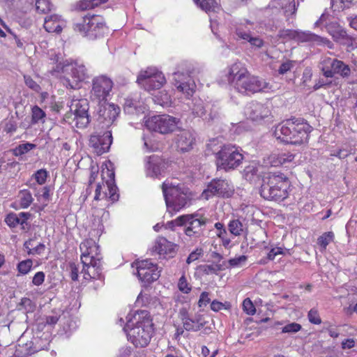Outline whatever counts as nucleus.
Returning a JSON list of instances; mask_svg holds the SVG:
<instances>
[{"label": "nucleus", "instance_id": "nucleus-64", "mask_svg": "<svg viewBox=\"0 0 357 357\" xmlns=\"http://www.w3.org/2000/svg\"><path fill=\"white\" fill-rule=\"evenodd\" d=\"M182 218H183V215L177 217L175 220L167 222L166 224V227L174 229L175 227H183V222L179 220Z\"/></svg>", "mask_w": 357, "mask_h": 357}, {"label": "nucleus", "instance_id": "nucleus-14", "mask_svg": "<svg viewBox=\"0 0 357 357\" xmlns=\"http://www.w3.org/2000/svg\"><path fill=\"white\" fill-rule=\"evenodd\" d=\"M113 84L112 80L105 75L94 77L92 80L91 98L96 100L98 104L106 101L113 88Z\"/></svg>", "mask_w": 357, "mask_h": 357}, {"label": "nucleus", "instance_id": "nucleus-13", "mask_svg": "<svg viewBox=\"0 0 357 357\" xmlns=\"http://www.w3.org/2000/svg\"><path fill=\"white\" fill-rule=\"evenodd\" d=\"M178 122L179 120L176 118L167 114L157 115L146 121V126L153 131L167 134L174 131Z\"/></svg>", "mask_w": 357, "mask_h": 357}, {"label": "nucleus", "instance_id": "nucleus-58", "mask_svg": "<svg viewBox=\"0 0 357 357\" xmlns=\"http://www.w3.org/2000/svg\"><path fill=\"white\" fill-rule=\"evenodd\" d=\"M17 128V125L16 121L10 119L8 120L3 127V131L6 132L8 134L12 135L15 132H16Z\"/></svg>", "mask_w": 357, "mask_h": 357}, {"label": "nucleus", "instance_id": "nucleus-28", "mask_svg": "<svg viewBox=\"0 0 357 357\" xmlns=\"http://www.w3.org/2000/svg\"><path fill=\"white\" fill-rule=\"evenodd\" d=\"M280 0L271 1L263 10L264 15L271 20H278L282 14Z\"/></svg>", "mask_w": 357, "mask_h": 357}, {"label": "nucleus", "instance_id": "nucleus-8", "mask_svg": "<svg viewBox=\"0 0 357 357\" xmlns=\"http://www.w3.org/2000/svg\"><path fill=\"white\" fill-rule=\"evenodd\" d=\"M278 37L285 40H294L298 43L308 42L314 45L326 46L332 49L333 44L328 38L321 37L310 31H301L292 29H282L278 32Z\"/></svg>", "mask_w": 357, "mask_h": 357}, {"label": "nucleus", "instance_id": "nucleus-57", "mask_svg": "<svg viewBox=\"0 0 357 357\" xmlns=\"http://www.w3.org/2000/svg\"><path fill=\"white\" fill-rule=\"evenodd\" d=\"M24 82L26 85L36 92H39L40 86L30 76H24Z\"/></svg>", "mask_w": 357, "mask_h": 357}, {"label": "nucleus", "instance_id": "nucleus-25", "mask_svg": "<svg viewBox=\"0 0 357 357\" xmlns=\"http://www.w3.org/2000/svg\"><path fill=\"white\" fill-rule=\"evenodd\" d=\"M83 265L82 273H84V278L87 279H101L102 278V263L101 259H95L91 264L86 266Z\"/></svg>", "mask_w": 357, "mask_h": 357}, {"label": "nucleus", "instance_id": "nucleus-33", "mask_svg": "<svg viewBox=\"0 0 357 357\" xmlns=\"http://www.w3.org/2000/svg\"><path fill=\"white\" fill-rule=\"evenodd\" d=\"M280 4L282 13L286 17L294 15L298 6V3L296 4L295 0H280Z\"/></svg>", "mask_w": 357, "mask_h": 357}, {"label": "nucleus", "instance_id": "nucleus-26", "mask_svg": "<svg viewBox=\"0 0 357 357\" xmlns=\"http://www.w3.org/2000/svg\"><path fill=\"white\" fill-rule=\"evenodd\" d=\"M63 22L60 16L52 15L45 18L44 28L49 33H60L62 31Z\"/></svg>", "mask_w": 357, "mask_h": 357}, {"label": "nucleus", "instance_id": "nucleus-9", "mask_svg": "<svg viewBox=\"0 0 357 357\" xmlns=\"http://www.w3.org/2000/svg\"><path fill=\"white\" fill-rule=\"evenodd\" d=\"M180 220L183 222V227H185V234L194 239L199 238L204 235L208 221L206 218L198 213L185 214Z\"/></svg>", "mask_w": 357, "mask_h": 357}, {"label": "nucleus", "instance_id": "nucleus-24", "mask_svg": "<svg viewBox=\"0 0 357 357\" xmlns=\"http://www.w3.org/2000/svg\"><path fill=\"white\" fill-rule=\"evenodd\" d=\"M145 167L147 176L158 178L165 172L166 164L158 156L152 155L146 158Z\"/></svg>", "mask_w": 357, "mask_h": 357}, {"label": "nucleus", "instance_id": "nucleus-63", "mask_svg": "<svg viewBox=\"0 0 357 357\" xmlns=\"http://www.w3.org/2000/svg\"><path fill=\"white\" fill-rule=\"evenodd\" d=\"M45 275L43 271L37 272L32 280V283L36 286L41 285L45 281Z\"/></svg>", "mask_w": 357, "mask_h": 357}, {"label": "nucleus", "instance_id": "nucleus-31", "mask_svg": "<svg viewBox=\"0 0 357 357\" xmlns=\"http://www.w3.org/2000/svg\"><path fill=\"white\" fill-rule=\"evenodd\" d=\"M124 111L128 114H137L144 112V107L139 101L126 98L124 102Z\"/></svg>", "mask_w": 357, "mask_h": 357}, {"label": "nucleus", "instance_id": "nucleus-30", "mask_svg": "<svg viewBox=\"0 0 357 357\" xmlns=\"http://www.w3.org/2000/svg\"><path fill=\"white\" fill-rule=\"evenodd\" d=\"M236 35L241 39L248 41L252 47L261 48L264 45V40L259 37H253L250 33L245 32L240 29L236 30Z\"/></svg>", "mask_w": 357, "mask_h": 357}, {"label": "nucleus", "instance_id": "nucleus-35", "mask_svg": "<svg viewBox=\"0 0 357 357\" xmlns=\"http://www.w3.org/2000/svg\"><path fill=\"white\" fill-rule=\"evenodd\" d=\"M34 240L31 238L25 241L24 243V248L27 250L28 255H41L45 249L44 243H40L38 245L33 247Z\"/></svg>", "mask_w": 357, "mask_h": 357}, {"label": "nucleus", "instance_id": "nucleus-38", "mask_svg": "<svg viewBox=\"0 0 357 357\" xmlns=\"http://www.w3.org/2000/svg\"><path fill=\"white\" fill-rule=\"evenodd\" d=\"M354 149L350 144H344L337 151H334L331 153L332 156H335L340 159H344L350 154L353 153Z\"/></svg>", "mask_w": 357, "mask_h": 357}, {"label": "nucleus", "instance_id": "nucleus-2", "mask_svg": "<svg viewBox=\"0 0 357 357\" xmlns=\"http://www.w3.org/2000/svg\"><path fill=\"white\" fill-rule=\"evenodd\" d=\"M312 126L301 119H287L278 124L273 135L282 142L291 144H302L307 142Z\"/></svg>", "mask_w": 357, "mask_h": 357}, {"label": "nucleus", "instance_id": "nucleus-41", "mask_svg": "<svg viewBox=\"0 0 357 357\" xmlns=\"http://www.w3.org/2000/svg\"><path fill=\"white\" fill-rule=\"evenodd\" d=\"M36 147V144L26 142L24 144H20L13 149V154L15 156H21L28 153L31 149Z\"/></svg>", "mask_w": 357, "mask_h": 357}, {"label": "nucleus", "instance_id": "nucleus-37", "mask_svg": "<svg viewBox=\"0 0 357 357\" xmlns=\"http://www.w3.org/2000/svg\"><path fill=\"white\" fill-rule=\"evenodd\" d=\"M20 204L21 208H28L33 201L31 193L28 190H22L20 192Z\"/></svg>", "mask_w": 357, "mask_h": 357}, {"label": "nucleus", "instance_id": "nucleus-49", "mask_svg": "<svg viewBox=\"0 0 357 357\" xmlns=\"http://www.w3.org/2000/svg\"><path fill=\"white\" fill-rule=\"evenodd\" d=\"M243 309L244 312L249 315H253L256 312L255 307L253 305L252 301L249 298H247L243 301Z\"/></svg>", "mask_w": 357, "mask_h": 357}, {"label": "nucleus", "instance_id": "nucleus-16", "mask_svg": "<svg viewBox=\"0 0 357 357\" xmlns=\"http://www.w3.org/2000/svg\"><path fill=\"white\" fill-rule=\"evenodd\" d=\"M321 65V71L326 77L331 78L335 75H339L345 78L349 77L351 74L349 66L336 59L326 57L323 60Z\"/></svg>", "mask_w": 357, "mask_h": 357}, {"label": "nucleus", "instance_id": "nucleus-61", "mask_svg": "<svg viewBox=\"0 0 357 357\" xmlns=\"http://www.w3.org/2000/svg\"><path fill=\"white\" fill-rule=\"evenodd\" d=\"M203 254L202 249H196L195 251L192 252L186 259V263L188 264H191L192 262L197 260L200 256Z\"/></svg>", "mask_w": 357, "mask_h": 357}, {"label": "nucleus", "instance_id": "nucleus-42", "mask_svg": "<svg viewBox=\"0 0 357 357\" xmlns=\"http://www.w3.org/2000/svg\"><path fill=\"white\" fill-rule=\"evenodd\" d=\"M334 239V234L332 231L324 233L317 239V243L323 248L326 249L327 245Z\"/></svg>", "mask_w": 357, "mask_h": 357}, {"label": "nucleus", "instance_id": "nucleus-59", "mask_svg": "<svg viewBox=\"0 0 357 357\" xmlns=\"http://www.w3.org/2000/svg\"><path fill=\"white\" fill-rule=\"evenodd\" d=\"M294 62L291 60H287L286 61L283 62L278 69L279 74L284 75L287 73L294 67Z\"/></svg>", "mask_w": 357, "mask_h": 357}, {"label": "nucleus", "instance_id": "nucleus-6", "mask_svg": "<svg viewBox=\"0 0 357 357\" xmlns=\"http://www.w3.org/2000/svg\"><path fill=\"white\" fill-rule=\"evenodd\" d=\"M74 30L90 38H96L102 36L107 27L102 16L89 13L82 18L81 22L75 24Z\"/></svg>", "mask_w": 357, "mask_h": 357}, {"label": "nucleus", "instance_id": "nucleus-36", "mask_svg": "<svg viewBox=\"0 0 357 357\" xmlns=\"http://www.w3.org/2000/svg\"><path fill=\"white\" fill-rule=\"evenodd\" d=\"M182 324L183 328L188 331H198L204 326L199 318L195 319L189 318L185 320L183 319Z\"/></svg>", "mask_w": 357, "mask_h": 357}, {"label": "nucleus", "instance_id": "nucleus-27", "mask_svg": "<svg viewBox=\"0 0 357 357\" xmlns=\"http://www.w3.org/2000/svg\"><path fill=\"white\" fill-rule=\"evenodd\" d=\"M154 250L164 257L167 255L171 257L174 252L173 244L165 238L159 237L155 241Z\"/></svg>", "mask_w": 357, "mask_h": 357}, {"label": "nucleus", "instance_id": "nucleus-32", "mask_svg": "<svg viewBox=\"0 0 357 357\" xmlns=\"http://www.w3.org/2000/svg\"><path fill=\"white\" fill-rule=\"evenodd\" d=\"M228 229L235 236H239L248 233L246 227L238 219L231 220L228 224Z\"/></svg>", "mask_w": 357, "mask_h": 357}, {"label": "nucleus", "instance_id": "nucleus-44", "mask_svg": "<svg viewBox=\"0 0 357 357\" xmlns=\"http://www.w3.org/2000/svg\"><path fill=\"white\" fill-rule=\"evenodd\" d=\"M33 266V261L31 259H26L20 261L17 264V271L20 274L26 275L27 274L31 269Z\"/></svg>", "mask_w": 357, "mask_h": 357}, {"label": "nucleus", "instance_id": "nucleus-46", "mask_svg": "<svg viewBox=\"0 0 357 357\" xmlns=\"http://www.w3.org/2000/svg\"><path fill=\"white\" fill-rule=\"evenodd\" d=\"M302 328L301 324L295 322L289 323L285 325L282 328V333H296L300 331Z\"/></svg>", "mask_w": 357, "mask_h": 357}, {"label": "nucleus", "instance_id": "nucleus-18", "mask_svg": "<svg viewBox=\"0 0 357 357\" xmlns=\"http://www.w3.org/2000/svg\"><path fill=\"white\" fill-rule=\"evenodd\" d=\"M190 72L188 70L185 73L183 70H178L173 73V82L178 91L184 93L187 98L191 97L196 88L195 82L190 75Z\"/></svg>", "mask_w": 357, "mask_h": 357}, {"label": "nucleus", "instance_id": "nucleus-53", "mask_svg": "<svg viewBox=\"0 0 357 357\" xmlns=\"http://www.w3.org/2000/svg\"><path fill=\"white\" fill-rule=\"evenodd\" d=\"M307 317L309 321L313 324H320L321 323V319L319 317L318 311L315 309H311L307 314Z\"/></svg>", "mask_w": 357, "mask_h": 357}, {"label": "nucleus", "instance_id": "nucleus-21", "mask_svg": "<svg viewBox=\"0 0 357 357\" xmlns=\"http://www.w3.org/2000/svg\"><path fill=\"white\" fill-rule=\"evenodd\" d=\"M112 142L111 131H106L102 135L94 133L89 139V145L93 148L98 155H102L109 151Z\"/></svg>", "mask_w": 357, "mask_h": 357}, {"label": "nucleus", "instance_id": "nucleus-17", "mask_svg": "<svg viewBox=\"0 0 357 357\" xmlns=\"http://www.w3.org/2000/svg\"><path fill=\"white\" fill-rule=\"evenodd\" d=\"M63 71H70L73 82L67 78L63 81V85L67 88L77 89L79 88V84L88 77L87 69L86 66L79 61H76L70 64L66 65Z\"/></svg>", "mask_w": 357, "mask_h": 357}, {"label": "nucleus", "instance_id": "nucleus-62", "mask_svg": "<svg viewBox=\"0 0 357 357\" xmlns=\"http://www.w3.org/2000/svg\"><path fill=\"white\" fill-rule=\"evenodd\" d=\"M211 302V298H209V293L206 291H204L201 294L198 305L199 307L206 306Z\"/></svg>", "mask_w": 357, "mask_h": 357}, {"label": "nucleus", "instance_id": "nucleus-39", "mask_svg": "<svg viewBox=\"0 0 357 357\" xmlns=\"http://www.w3.org/2000/svg\"><path fill=\"white\" fill-rule=\"evenodd\" d=\"M198 270L206 275H216L222 270V266L220 264H203L199 266Z\"/></svg>", "mask_w": 357, "mask_h": 357}, {"label": "nucleus", "instance_id": "nucleus-45", "mask_svg": "<svg viewBox=\"0 0 357 357\" xmlns=\"http://www.w3.org/2000/svg\"><path fill=\"white\" fill-rule=\"evenodd\" d=\"M36 8L40 13H47L51 10L49 0H36Z\"/></svg>", "mask_w": 357, "mask_h": 357}, {"label": "nucleus", "instance_id": "nucleus-54", "mask_svg": "<svg viewBox=\"0 0 357 357\" xmlns=\"http://www.w3.org/2000/svg\"><path fill=\"white\" fill-rule=\"evenodd\" d=\"M159 93L160 94V96H155L158 103L162 106L168 105L171 102L170 96L165 91H160Z\"/></svg>", "mask_w": 357, "mask_h": 357}, {"label": "nucleus", "instance_id": "nucleus-19", "mask_svg": "<svg viewBox=\"0 0 357 357\" xmlns=\"http://www.w3.org/2000/svg\"><path fill=\"white\" fill-rule=\"evenodd\" d=\"M120 109L114 104H106L105 101L99 104V108L97 112V121L102 128H108L112 126L116 120Z\"/></svg>", "mask_w": 357, "mask_h": 357}, {"label": "nucleus", "instance_id": "nucleus-12", "mask_svg": "<svg viewBox=\"0 0 357 357\" xmlns=\"http://www.w3.org/2000/svg\"><path fill=\"white\" fill-rule=\"evenodd\" d=\"M234 192V186L227 180L214 178L208 184L202 196L206 199L213 196L229 198L232 196Z\"/></svg>", "mask_w": 357, "mask_h": 357}, {"label": "nucleus", "instance_id": "nucleus-15", "mask_svg": "<svg viewBox=\"0 0 357 357\" xmlns=\"http://www.w3.org/2000/svg\"><path fill=\"white\" fill-rule=\"evenodd\" d=\"M89 104L87 99H73L70 105V111L73 112V121L79 128H86L90 123L89 114Z\"/></svg>", "mask_w": 357, "mask_h": 357}, {"label": "nucleus", "instance_id": "nucleus-52", "mask_svg": "<svg viewBox=\"0 0 357 357\" xmlns=\"http://www.w3.org/2000/svg\"><path fill=\"white\" fill-rule=\"evenodd\" d=\"M6 222L10 227H13L19 224L23 225L24 223V220H21L20 218L15 214L8 215L6 219Z\"/></svg>", "mask_w": 357, "mask_h": 357}, {"label": "nucleus", "instance_id": "nucleus-60", "mask_svg": "<svg viewBox=\"0 0 357 357\" xmlns=\"http://www.w3.org/2000/svg\"><path fill=\"white\" fill-rule=\"evenodd\" d=\"M247 260V257L245 255H241L237 257L230 259L229 264L232 267L240 266L242 264L245 263Z\"/></svg>", "mask_w": 357, "mask_h": 357}, {"label": "nucleus", "instance_id": "nucleus-29", "mask_svg": "<svg viewBox=\"0 0 357 357\" xmlns=\"http://www.w3.org/2000/svg\"><path fill=\"white\" fill-rule=\"evenodd\" d=\"M328 33L333 37V38L339 43H342L344 40L347 39V32L337 23H331L326 26Z\"/></svg>", "mask_w": 357, "mask_h": 357}, {"label": "nucleus", "instance_id": "nucleus-40", "mask_svg": "<svg viewBox=\"0 0 357 357\" xmlns=\"http://www.w3.org/2000/svg\"><path fill=\"white\" fill-rule=\"evenodd\" d=\"M194 2L206 12L213 10L217 4L215 0H194Z\"/></svg>", "mask_w": 357, "mask_h": 357}, {"label": "nucleus", "instance_id": "nucleus-10", "mask_svg": "<svg viewBox=\"0 0 357 357\" xmlns=\"http://www.w3.org/2000/svg\"><path fill=\"white\" fill-rule=\"evenodd\" d=\"M134 266L137 268V277L144 285L156 281L160 276L161 268L149 259L135 261L132 264Z\"/></svg>", "mask_w": 357, "mask_h": 357}, {"label": "nucleus", "instance_id": "nucleus-56", "mask_svg": "<svg viewBox=\"0 0 357 357\" xmlns=\"http://www.w3.org/2000/svg\"><path fill=\"white\" fill-rule=\"evenodd\" d=\"M230 307V304L228 302H225V303L214 300L211 303V309L214 312H218L222 308L229 309Z\"/></svg>", "mask_w": 357, "mask_h": 357}, {"label": "nucleus", "instance_id": "nucleus-1", "mask_svg": "<svg viewBox=\"0 0 357 357\" xmlns=\"http://www.w3.org/2000/svg\"><path fill=\"white\" fill-rule=\"evenodd\" d=\"M227 80L241 93H255L271 89L269 83L259 77L252 75L239 62L234 63L229 68Z\"/></svg>", "mask_w": 357, "mask_h": 357}, {"label": "nucleus", "instance_id": "nucleus-7", "mask_svg": "<svg viewBox=\"0 0 357 357\" xmlns=\"http://www.w3.org/2000/svg\"><path fill=\"white\" fill-rule=\"evenodd\" d=\"M242 150L232 144H226L216 153V164L218 169L225 171L234 169L239 167L243 160Z\"/></svg>", "mask_w": 357, "mask_h": 357}, {"label": "nucleus", "instance_id": "nucleus-48", "mask_svg": "<svg viewBox=\"0 0 357 357\" xmlns=\"http://www.w3.org/2000/svg\"><path fill=\"white\" fill-rule=\"evenodd\" d=\"M47 176L48 173L47 170L40 169L33 175V177H34L38 184L43 185L46 182Z\"/></svg>", "mask_w": 357, "mask_h": 357}, {"label": "nucleus", "instance_id": "nucleus-51", "mask_svg": "<svg viewBox=\"0 0 357 357\" xmlns=\"http://www.w3.org/2000/svg\"><path fill=\"white\" fill-rule=\"evenodd\" d=\"M192 109V112L198 116H202L206 113L205 108L201 100H197L195 101Z\"/></svg>", "mask_w": 357, "mask_h": 357}, {"label": "nucleus", "instance_id": "nucleus-3", "mask_svg": "<svg viewBox=\"0 0 357 357\" xmlns=\"http://www.w3.org/2000/svg\"><path fill=\"white\" fill-rule=\"evenodd\" d=\"M135 324L129 320L123 328L128 340L136 347H146L151 339L153 328L152 319L147 311L142 310L134 317Z\"/></svg>", "mask_w": 357, "mask_h": 357}, {"label": "nucleus", "instance_id": "nucleus-47", "mask_svg": "<svg viewBox=\"0 0 357 357\" xmlns=\"http://www.w3.org/2000/svg\"><path fill=\"white\" fill-rule=\"evenodd\" d=\"M45 116V113L38 106L32 109V123L36 124Z\"/></svg>", "mask_w": 357, "mask_h": 357}, {"label": "nucleus", "instance_id": "nucleus-4", "mask_svg": "<svg viewBox=\"0 0 357 357\" xmlns=\"http://www.w3.org/2000/svg\"><path fill=\"white\" fill-rule=\"evenodd\" d=\"M167 209L173 214L191 204L192 195L183 184L167 179L162 185Z\"/></svg>", "mask_w": 357, "mask_h": 357}, {"label": "nucleus", "instance_id": "nucleus-5", "mask_svg": "<svg viewBox=\"0 0 357 357\" xmlns=\"http://www.w3.org/2000/svg\"><path fill=\"white\" fill-rule=\"evenodd\" d=\"M289 186V181L284 174H270L263 178L260 195L265 199L281 202L288 197Z\"/></svg>", "mask_w": 357, "mask_h": 357}, {"label": "nucleus", "instance_id": "nucleus-11", "mask_svg": "<svg viewBox=\"0 0 357 357\" xmlns=\"http://www.w3.org/2000/svg\"><path fill=\"white\" fill-rule=\"evenodd\" d=\"M137 82L146 90L151 91L158 89L165 83L166 79L161 72L155 68L149 67L142 70L137 77Z\"/></svg>", "mask_w": 357, "mask_h": 357}, {"label": "nucleus", "instance_id": "nucleus-23", "mask_svg": "<svg viewBox=\"0 0 357 357\" xmlns=\"http://www.w3.org/2000/svg\"><path fill=\"white\" fill-rule=\"evenodd\" d=\"M174 142L178 151L188 152L192 149L195 144V137L191 131L183 130L176 134Z\"/></svg>", "mask_w": 357, "mask_h": 357}, {"label": "nucleus", "instance_id": "nucleus-43", "mask_svg": "<svg viewBox=\"0 0 357 357\" xmlns=\"http://www.w3.org/2000/svg\"><path fill=\"white\" fill-rule=\"evenodd\" d=\"M287 250V249L284 250L283 248H282L280 247L272 248L271 249V250L268 252L266 258L265 259H262L264 261L263 263H266V260H268V261H273V260H274L275 258L278 255H285V252Z\"/></svg>", "mask_w": 357, "mask_h": 357}, {"label": "nucleus", "instance_id": "nucleus-50", "mask_svg": "<svg viewBox=\"0 0 357 357\" xmlns=\"http://www.w3.org/2000/svg\"><path fill=\"white\" fill-rule=\"evenodd\" d=\"M178 287L181 291L185 294H188L191 291V286L188 282L185 275H182L180 278L178 283Z\"/></svg>", "mask_w": 357, "mask_h": 357}, {"label": "nucleus", "instance_id": "nucleus-22", "mask_svg": "<svg viewBox=\"0 0 357 357\" xmlns=\"http://www.w3.org/2000/svg\"><path fill=\"white\" fill-rule=\"evenodd\" d=\"M79 249L82 252L81 261L85 266L91 264L95 259H101L99 257L100 248L93 239H86L81 243Z\"/></svg>", "mask_w": 357, "mask_h": 357}, {"label": "nucleus", "instance_id": "nucleus-34", "mask_svg": "<svg viewBox=\"0 0 357 357\" xmlns=\"http://www.w3.org/2000/svg\"><path fill=\"white\" fill-rule=\"evenodd\" d=\"M294 155L289 152L282 153L278 155L273 154L271 156V162L274 166L283 165L287 162H291L294 160Z\"/></svg>", "mask_w": 357, "mask_h": 357}, {"label": "nucleus", "instance_id": "nucleus-55", "mask_svg": "<svg viewBox=\"0 0 357 357\" xmlns=\"http://www.w3.org/2000/svg\"><path fill=\"white\" fill-rule=\"evenodd\" d=\"M108 187L109 195L111 200L116 201L119 199V194L116 193L117 187L111 181H107Z\"/></svg>", "mask_w": 357, "mask_h": 357}, {"label": "nucleus", "instance_id": "nucleus-20", "mask_svg": "<svg viewBox=\"0 0 357 357\" xmlns=\"http://www.w3.org/2000/svg\"><path fill=\"white\" fill-rule=\"evenodd\" d=\"M243 113L247 119L253 121L263 120L271 114L268 106L256 101L248 102L244 107Z\"/></svg>", "mask_w": 357, "mask_h": 357}]
</instances>
